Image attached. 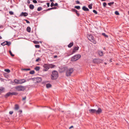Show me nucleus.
<instances>
[{"mask_svg":"<svg viewBox=\"0 0 129 129\" xmlns=\"http://www.w3.org/2000/svg\"><path fill=\"white\" fill-rule=\"evenodd\" d=\"M89 113L91 114L95 113L96 114H100L102 112V110L100 108L98 107V110L95 109H90L89 110Z\"/></svg>","mask_w":129,"mask_h":129,"instance_id":"f257e3e1","label":"nucleus"},{"mask_svg":"<svg viewBox=\"0 0 129 129\" xmlns=\"http://www.w3.org/2000/svg\"><path fill=\"white\" fill-rule=\"evenodd\" d=\"M58 76V72L56 71H54L52 72V74L51 75V78L52 80L56 79Z\"/></svg>","mask_w":129,"mask_h":129,"instance_id":"f03ea898","label":"nucleus"},{"mask_svg":"<svg viewBox=\"0 0 129 129\" xmlns=\"http://www.w3.org/2000/svg\"><path fill=\"white\" fill-rule=\"evenodd\" d=\"M87 37L88 39L92 42L94 44H96V42L94 39V38L93 35L91 34H89L87 35Z\"/></svg>","mask_w":129,"mask_h":129,"instance_id":"7ed1b4c3","label":"nucleus"},{"mask_svg":"<svg viewBox=\"0 0 129 129\" xmlns=\"http://www.w3.org/2000/svg\"><path fill=\"white\" fill-rule=\"evenodd\" d=\"M73 72V68H70L67 70L66 72V76L67 77L70 76Z\"/></svg>","mask_w":129,"mask_h":129,"instance_id":"20e7f679","label":"nucleus"},{"mask_svg":"<svg viewBox=\"0 0 129 129\" xmlns=\"http://www.w3.org/2000/svg\"><path fill=\"white\" fill-rule=\"evenodd\" d=\"M15 88L18 91H23L25 89V87L24 86L20 85L16 86Z\"/></svg>","mask_w":129,"mask_h":129,"instance_id":"39448f33","label":"nucleus"},{"mask_svg":"<svg viewBox=\"0 0 129 129\" xmlns=\"http://www.w3.org/2000/svg\"><path fill=\"white\" fill-rule=\"evenodd\" d=\"M81 57V55L80 54L75 55L71 58V60L72 61H75L79 59Z\"/></svg>","mask_w":129,"mask_h":129,"instance_id":"423d86ee","label":"nucleus"},{"mask_svg":"<svg viewBox=\"0 0 129 129\" xmlns=\"http://www.w3.org/2000/svg\"><path fill=\"white\" fill-rule=\"evenodd\" d=\"M18 94V93L16 92H8L5 95V97L6 98H7L10 95H17Z\"/></svg>","mask_w":129,"mask_h":129,"instance_id":"0eeeda50","label":"nucleus"},{"mask_svg":"<svg viewBox=\"0 0 129 129\" xmlns=\"http://www.w3.org/2000/svg\"><path fill=\"white\" fill-rule=\"evenodd\" d=\"M102 61V60L99 58H95L93 60V62L96 64L101 63Z\"/></svg>","mask_w":129,"mask_h":129,"instance_id":"6e6552de","label":"nucleus"},{"mask_svg":"<svg viewBox=\"0 0 129 129\" xmlns=\"http://www.w3.org/2000/svg\"><path fill=\"white\" fill-rule=\"evenodd\" d=\"M44 68L43 69V71H47L49 69V64H45L43 66Z\"/></svg>","mask_w":129,"mask_h":129,"instance_id":"1a4fd4ad","label":"nucleus"},{"mask_svg":"<svg viewBox=\"0 0 129 129\" xmlns=\"http://www.w3.org/2000/svg\"><path fill=\"white\" fill-rule=\"evenodd\" d=\"M26 80L24 79H19V82H16L17 84H22L26 82Z\"/></svg>","mask_w":129,"mask_h":129,"instance_id":"9d476101","label":"nucleus"},{"mask_svg":"<svg viewBox=\"0 0 129 129\" xmlns=\"http://www.w3.org/2000/svg\"><path fill=\"white\" fill-rule=\"evenodd\" d=\"M79 48V47L78 46L75 47L74 48V49L71 54H73V53L75 52H76V51L78 50Z\"/></svg>","mask_w":129,"mask_h":129,"instance_id":"9b49d317","label":"nucleus"},{"mask_svg":"<svg viewBox=\"0 0 129 129\" xmlns=\"http://www.w3.org/2000/svg\"><path fill=\"white\" fill-rule=\"evenodd\" d=\"M28 15V14L26 12H22L20 15V16H23L24 17H26Z\"/></svg>","mask_w":129,"mask_h":129,"instance_id":"f8f14e48","label":"nucleus"},{"mask_svg":"<svg viewBox=\"0 0 129 129\" xmlns=\"http://www.w3.org/2000/svg\"><path fill=\"white\" fill-rule=\"evenodd\" d=\"M98 54L100 56H102L103 55V52L101 50H99L98 51Z\"/></svg>","mask_w":129,"mask_h":129,"instance_id":"ddd939ff","label":"nucleus"},{"mask_svg":"<svg viewBox=\"0 0 129 129\" xmlns=\"http://www.w3.org/2000/svg\"><path fill=\"white\" fill-rule=\"evenodd\" d=\"M82 9L85 11H89V9L85 6H84L82 8Z\"/></svg>","mask_w":129,"mask_h":129,"instance_id":"4468645a","label":"nucleus"},{"mask_svg":"<svg viewBox=\"0 0 129 129\" xmlns=\"http://www.w3.org/2000/svg\"><path fill=\"white\" fill-rule=\"evenodd\" d=\"M19 107L17 104H15V109L16 110H17L19 109Z\"/></svg>","mask_w":129,"mask_h":129,"instance_id":"2eb2a0df","label":"nucleus"},{"mask_svg":"<svg viewBox=\"0 0 129 129\" xmlns=\"http://www.w3.org/2000/svg\"><path fill=\"white\" fill-rule=\"evenodd\" d=\"M57 9V8L56 7H52V8H50L48 9H47L46 10H45L44 11H47L51 10L54 9Z\"/></svg>","mask_w":129,"mask_h":129,"instance_id":"dca6fc26","label":"nucleus"},{"mask_svg":"<svg viewBox=\"0 0 129 129\" xmlns=\"http://www.w3.org/2000/svg\"><path fill=\"white\" fill-rule=\"evenodd\" d=\"M74 43L73 42L70 43L68 46L69 48H71L73 45Z\"/></svg>","mask_w":129,"mask_h":129,"instance_id":"f3484780","label":"nucleus"},{"mask_svg":"<svg viewBox=\"0 0 129 129\" xmlns=\"http://www.w3.org/2000/svg\"><path fill=\"white\" fill-rule=\"evenodd\" d=\"M51 86V85L50 83H48L46 84V87L47 88H50Z\"/></svg>","mask_w":129,"mask_h":129,"instance_id":"a211bd4d","label":"nucleus"},{"mask_svg":"<svg viewBox=\"0 0 129 129\" xmlns=\"http://www.w3.org/2000/svg\"><path fill=\"white\" fill-rule=\"evenodd\" d=\"M26 30L28 32H30L31 31L30 27L29 26L27 27L26 28Z\"/></svg>","mask_w":129,"mask_h":129,"instance_id":"6ab92c4d","label":"nucleus"},{"mask_svg":"<svg viewBox=\"0 0 129 129\" xmlns=\"http://www.w3.org/2000/svg\"><path fill=\"white\" fill-rule=\"evenodd\" d=\"M29 8L30 9L33 10L34 8V6L32 4H30L29 6Z\"/></svg>","mask_w":129,"mask_h":129,"instance_id":"aec40b11","label":"nucleus"},{"mask_svg":"<svg viewBox=\"0 0 129 129\" xmlns=\"http://www.w3.org/2000/svg\"><path fill=\"white\" fill-rule=\"evenodd\" d=\"M5 42H6V45H7L8 46H9L11 44V43L10 41H5Z\"/></svg>","mask_w":129,"mask_h":129,"instance_id":"412c9836","label":"nucleus"},{"mask_svg":"<svg viewBox=\"0 0 129 129\" xmlns=\"http://www.w3.org/2000/svg\"><path fill=\"white\" fill-rule=\"evenodd\" d=\"M55 66V65L52 64H49V69L50 68H53Z\"/></svg>","mask_w":129,"mask_h":129,"instance_id":"4be33fe9","label":"nucleus"},{"mask_svg":"<svg viewBox=\"0 0 129 129\" xmlns=\"http://www.w3.org/2000/svg\"><path fill=\"white\" fill-rule=\"evenodd\" d=\"M40 68L39 67L36 66L35 68V69L36 71H38L39 70Z\"/></svg>","mask_w":129,"mask_h":129,"instance_id":"5701e85b","label":"nucleus"},{"mask_svg":"<svg viewBox=\"0 0 129 129\" xmlns=\"http://www.w3.org/2000/svg\"><path fill=\"white\" fill-rule=\"evenodd\" d=\"M37 82H40L41 81L42 79L40 78H37Z\"/></svg>","mask_w":129,"mask_h":129,"instance_id":"b1692460","label":"nucleus"},{"mask_svg":"<svg viewBox=\"0 0 129 129\" xmlns=\"http://www.w3.org/2000/svg\"><path fill=\"white\" fill-rule=\"evenodd\" d=\"M74 8L78 10H79L80 9V7L79 6H76L74 7Z\"/></svg>","mask_w":129,"mask_h":129,"instance_id":"393cba45","label":"nucleus"},{"mask_svg":"<svg viewBox=\"0 0 129 129\" xmlns=\"http://www.w3.org/2000/svg\"><path fill=\"white\" fill-rule=\"evenodd\" d=\"M92 4H90L88 6V7L89 9H91L92 8Z\"/></svg>","mask_w":129,"mask_h":129,"instance_id":"a878e982","label":"nucleus"},{"mask_svg":"<svg viewBox=\"0 0 129 129\" xmlns=\"http://www.w3.org/2000/svg\"><path fill=\"white\" fill-rule=\"evenodd\" d=\"M114 2H110L109 3H108V4L109 6H111V5H113L114 4Z\"/></svg>","mask_w":129,"mask_h":129,"instance_id":"bb28decb","label":"nucleus"},{"mask_svg":"<svg viewBox=\"0 0 129 129\" xmlns=\"http://www.w3.org/2000/svg\"><path fill=\"white\" fill-rule=\"evenodd\" d=\"M102 35L106 38H108V36L106 35L105 33H103L102 34Z\"/></svg>","mask_w":129,"mask_h":129,"instance_id":"cd10ccee","label":"nucleus"},{"mask_svg":"<svg viewBox=\"0 0 129 129\" xmlns=\"http://www.w3.org/2000/svg\"><path fill=\"white\" fill-rule=\"evenodd\" d=\"M72 11L73 12H75L76 13H77V12H78L75 9H72Z\"/></svg>","mask_w":129,"mask_h":129,"instance_id":"c85d7f7f","label":"nucleus"},{"mask_svg":"<svg viewBox=\"0 0 129 129\" xmlns=\"http://www.w3.org/2000/svg\"><path fill=\"white\" fill-rule=\"evenodd\" d=\"M1 45L3 46H4L5 45H6V42H5V41L4 42L1 43Z\"/></svg>","mask_w":129,"mask_h":129,"instance_id":"c756f323","label":"nucleus"},{"mask_svg":"<svg viewBox=\"0 0 129 129\" xmlns=\"http://www.w3.org/2000/svg\"><path fill=\"white\" fill-rule=\"evenodd\" d=\"M35 73V71L34 70L30 71L29 72V73L31 74H33Z\"/></svg>","mask_w":129,"mask_h":129,"instance_id":"7c9ffc66","label":"nucleus"},{"mask_svg":"<svg viewBox=\"0 0 129 129\" xmlns=\"http://www.w3.org/2000/svg\"><path fill=\"white\" fill-rule=\"evenodd\" d=\"M14 82L16 83L17 84V83L16 82H19V80H17V79H15L14 80Z\"/></svg>","mask_w":129,"mask_h":129,"instance_id":"2f4dec72","label":"nucleus"},{"mask_svg":"<svg viewBox=\"0 0 129 129\" xmlns=\"http://www.w3.org/2000/svg\"><path fill=\"white\" fill-rule=\"evenodd\" d=\"M5 71L8 73L10 72V70L9 69H5Z\"/></svg>","mask_w":129,"mask_h":129,"instance_id":"473e14b6","label":"nucleus"},{"mask_svg":"<svg viewBox=\"0 0 129 129\" xmlns=\"http://www.w3.org/2000/svg\"><path fill=\"white\" fill-rule=\"evenodd\" d=\"M42 9L41 7H39L37 9V10L38 11H40L42 10Z\"/></svg>","mask_w":129,"mask_h":129,"instance_id":"72a5a7b5","label":"nucleus"},{"mask_svg":"<svg viewBox=\"0 0 129 129\" xmlns=\"http://www.w3.org/2000/svg\"><path fill=\"white\" fill-rule=\"evenodd\" d=\"M33 42L34 44H38L39 42L38 41H34Z\"/></svg>","mask_w":129,"mask_h":129,"instance_id":"f704fd0d","label":"nucleus"},{"mask_svg":"<svg viewBox=\"0 0 129 129\" xmlns=\"http://www.w3.org/2000/svg\"><path fill=\"white\" fill-rule=\"evenodd\" d=\"M22 70H23L27 71L30 70V69L29 68L23 69H22Z\"/></svg>","mask_w":129,"mask_h":129,"instance_id":"c9c22d12","label":"nucleus"},{"mask_svg":"<svg viewBox=\"0 0 129 129\" xmlns=\"http://www.w3.org/2000/svg\"><path fill=\"white\" fill-rule=\"evenodd\" d=\"M115 14L117 15H119V13L117 11H116L115 12Z\"/></svg>","mask_w":129,"mask_h":129,"instance_id":"e433bc0d","label":"nucleus"},{"mask_svg":"<svg viewBox=\"0 0 129 129\" xmlns=\"http://www.w3.org/2000/svg\"><path fill=\"white\" fill-rule=\"evenodd\" d=\"M9 53L10 54V55L12 56H14V54H13L12 52L11 51H9Z\"/></svg>","mask_w":129,"mask_h":129,"instance_id":"4c0bfd02","label":"nucleus"},{"mask_svg":"<svg viewBox=\"0 0 129 129\" xmlns=\"http://www.w3.org/2000/svg\"><path fill=\"white\" fill-rule=\"evenodd\" d=\"M4 88L2 87H0V92L3 91L4 90Z\"/></svg>","mask_w":129,"mask_h":129,"instance_id":"58836bf2","label":"nucleus"},{"mask_svg":"<svg viewBox=\"0 0 129 129\" xmlns=\"http://www.w3.org/2000/svg\"><path fill=\"white\" fill-rule=\"evenodd\" d=\"M103 5L104 7H105L107 5V4L105 2H104L103 4Z\"/></svg>","mask_w":129,"mask_h":129,"instance_id":"ea45409f","label":"nucleus"},{"mask_svg":"<svg viewBox=\"0 0 129 129\" xmlns=\"http://www.w3.org/2000/svg\"><path fill=\"white\" fill-rule=\"evenodd\" d=\"M35 47L36 48H39L40 47V46H39V45H35Z\"/></svg>","mask_w":129,"mask_h":129,"instance_id":"a19ab883","label":"nucleus"},{"mask_svg":"<svg viewBox=\"0 0 129 129\" xmlns=\"http://www.w3.org/2000/svg\"><path fill=\"white\" fill-rule=\"evenodd\" d=\"M93 13H94L96 14H98L97 12L95 10H93Z\"/></svg>","mask_w":129,"mask_h":129,"instance_id":"79ce46f5","label":"nucleus"},{"mask_svg":"<svg viewBox=\"0 0 129 129\" xmlns=\"http://www.w3.org/2000/svg\"><path fill=\"white\" fill-rule=\"evenodd\" d=\"M9 13L11 15H13L14 14V13L12 11H9Z\"/></svg>","mask_w":129,"mask_h":129,"instance_id":"37998d69","label":"nucleus"},{"mask_svg":"<svg viewBox=\"0 0 129 129\" xmlns=\"http://www.w3.org/2000/svg\"><path fill=\"white\" fill-rule=\"evenodd\" d=\"M24 20L27 23H30V22L29 21H28V20H27L26 19H24Z\"/></svg>","mask_w":129,"mask_h":129,"instance_id":"c03bdc74","label":"nucleus"},{"mask_svg":"<svg viewBox=\"0 0 129 129\" xmlns=\"http://www.w3.org/2000/svg\"><path fill=\"white\" fill-rule=\"evenodd\" d=\"M54 3H53V2H52L51 3V5H50V6L51 7H52L53 6H54Z\"/></svg>","mask_w":129,"mask_h":129,"instance_id":"a18cd8bd","label":"nucleus"},{"mask_svg":"<svg viewBox=\"0 0 129 129\" xmlns=\"http://www.w3.org/2000/svg\"><path fill=\"white\" fill-rule=\"evenodd\" d=\"M75 2L76 4H80V2L78 0L76 1Z\"/></svg>","mask_w":129,"mask_h":129,"instance_id":"49530a36","label":"nucleus"},{"mask_svg":"<svg viewBox=\"0 0 129 129\" xmlns=\"http://www.w3.org/2000/svg\"><path fill=\"white\" fill-rule=\"evenodd\" d=\"M33 2L34 3H37V1L36 0H33Z\"/></svg>","mask_w":129,"mask_h":129,"instance_id":"de8ad7c7","label":"nucleus"},{"mask_svg":"<svg viewBox=\"0 0 129 129\" xmlns=\"http://www.w3.org/2000/svg\"><path fill=\"white\" fill-rule=\"evenodd\" d=\"M13 111H11L9 112V113L10 114H12L13 113Z\"/></svg>","mask_w":129,"mask_h":129,"instance_id":"09e8293b","label":"nucleus"},{"mask_svg":"<svg viewBox=\"0 0 129 129\" xmlns=\"http://www.w3.org/2000/svg\"><path fill=\"white\" fill-rule=\"evenodd\" d=\"M76 13L78 16H79L80 15V14L78 12H77V13Z\"/></svg>","mask_w":129,"mask_h":129,"instance_id":"8fccbe9b","label":"nucleus"},{"mask_svg":"<svg viewBox=\"0 0 129 129\" xmlns=\"http://www.w3.org/2000/svg\"><path fill=\"white\" fill-rule=\"evenodd\" d=\"M0 80H1L2 81H4V79L0 77Z\"/></svg>","mask_w":129,"mask_h":129,"instance_id":"3c124183","label":"nucleus"},{"mask_svg":"<svg viewBox=\"0 0 129 129\" xmlns=\"http://www.w3.org/2000/svg\"><path fill=\"white\" fill-rule=\"evenodd\" d=\"M47 4L48 7H49L50 6V3H47Z\"/></svg>","mask_w":129,"mask_h":129,"instance_id":"603ef678","label":"nucleus"},{"mask_svg":"<svg viewBox=\"0 0 129 129\" xmlns=\"http://www.w3.org/2000/svg\"><path fill=\"white\" fill-rule=\"evenodd\" d=\"M39 59L40 58H38L36 60V61L37 62L39 60Z\"/></svg>","mask_w":129,"mask_h":129,"instance_id":"864d4df0","label":"nucleus"},{"mask_svg":"<svg viewBox=\"0 0 129 129\" xmlns=\"http://www.w3.org/2000/svg\"><path fill=\"white\" fill-rule=\"evenodd\" d=\"M26 96H25L23 98H22V100H25L26 99Z\"/></svg>","mask_w":129,"mask_h":129,"instance_id":"5fc2aeb1","label":"nucleus"},{"mask_svg":"<svg viewBox=\"0 0 129 129\" xmlns=\"http://www.w3.org/2000/svg\"><path fill=\"white\" fill-rule=\"evenodd\" d=\"M27 3L28 4H29L30 3V2L29 0H27Z\"/></svg>","mask_w":129,"mask_h":129,"instance_id":"6e6d98bb","label":"nucleus"},{"mask_svg":"<svg viewBox=\"0 0 129 129\" xmlns=\"http://www.w3.org/2000/svg\"><path fill=\"white\" fill-rule=\"evenodd\" d=\"M58 5V4L57 3H55L54 4V6H57Z\"/></svg>","mask_w":129,"mask_h":129,"instance_id":"4d7b16f0","label":"nucleus"},{"mask_svg":"<svg viewBox=\"0 0 129 129\" xmlns=\"http://www.w3.org/2000/svg\"><path fill=\"white\" fill-rule=\"evenodd\" d=\"M73 126H71V127H69V129H71V128H73Z\"/></svg>","mask_w":129,"mask_h":129,"instance_id":"13d9d810","label":"nucleus"},{"mask_svg":"<svg viewBox=\"0 0 129 129\" xmlns=\"http://www.w3.org/2000/svg\"><path fill=\"white\" fill-rule=\"evenodd\" d=\"M14 82H12V81H11V83H10V84H13V83H14Z\"/></svg>","mask_w":129,"mask_h":129,"instance_id":"bf43d9fd","label":"nucleus"},{"mask_svg":"<svg viewBox=\"0 0 129 129\" xmlns=\"http://www.w3.org/2000/svg\"><path fill=\"white\" fill-rule=\"evenodd\" d=\"M19 112H20L21 113H22V111L21 110H20L19 111Z\"/></svg>","mask_w":129,"mask_h":129,"instance_id":"052dcab7","label":"nucleus"},{"mask_svg":"<svg viewBox=\"0 0 129 129\" xmlns=\"http://www.w3.org/2000/svg\"><path fill=\"white\" fill-rule=\"evenodd\" d=\"M101 1L102 2L103 1H106V0H101Z\"/></svg>","mask_w":129,"mask_h":129,"instance_id":"680f3d73","label":"nucleus"},{"mask_svg":"<svg viewBox=\"0 0 129 129\" xmlns=\"http://www.w3.org/2000/svg\"><path fill=\"white\" fill-rule=\"evenodd\" d=\"M54 1V0H50V1L51 2L53 1Z\"/></svg>","mask_w":129,"mask_h":129,"instance_id":"e2e57ef3","label":"nucleus"},{"mask_svg":"<svg viewBox=\"0 0 129 129\" xmlns=\"http://www.w3.org/2000/svg\"><path fill=\"white\" fill-rule=\"evenodd\" d=\"M31 79H27V81H29V80H30Z\"/></svg>","mask_w":129,"mask_h":129,"instance_id":"0e129e2a","label":"nucleus"},{"mask_svg":"<svg viewBox=\"0 0 129 129\" xmlns=\"http://www.w3.org/2000/svg\"><path fill=\"white\" fill-rule=\"evenodd\" d=\"M2 38V37L1 36H0V39H1Z\"/></svg>","mask_w":129,"mask_h":129,"instance_id":"69168bd1","label":"nucleus"},{"mask_svg":"<svg viewBox=\"0 0 129 129\" xmlns=\"http://www.w3.org/2000/svg\"><path fill=\"white\" fill-rule=\"evenodd\" d=\"M103 49H104V50H106V49H105V48H103Z\"/></svg>","mask_w":129,"mask_h":129,"instance_id":"338daca9","label":"nucleus"},{"mask_svg":"<svg viewBox=\"0 0 129 129\" xmlns=\"http://www.w3.org/2000/svg\"><path fill=\"white\" fill-rule=\"evenodd\" d=\"M104 63L105 64H107V63L106 62H105Z\"/></svg>","mask_w":129,"mask_h":129,"instance_id":"774afa93","label":"nucleus"}]
</instances>
